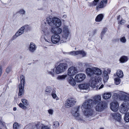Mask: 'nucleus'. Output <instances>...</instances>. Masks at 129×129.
<instances>
[{"instance_id":"nucleus-1","label":"nucleus","mask_w":129,"mask_h":129,"mask_svg":"<svg viewBox=\"0 0 129 129\" xmlns=\"http://www.w3.org/2000/svg\"><path fill=\"white\" fill-rule=\"evenodd\" d=\"M70 32L68 29V27L67 26H64L62 32V37H60V36L57 34H54L52 35L51 37V41L54 44H57L59 42L62 43L66 42L69 40L70 38ZM45 43L48 46L50 45L51 42L50 44H48V43H46L44 41Z\"/></svg>"},{"instance_id":"nucleus-2","label":"nucleus","mask_w":129,"mask_h":129,"mask_svg":"<svg viewBox=\"0 0 129 129\" xmlns=\"http://www.w3.org/2000/svg\"><path fill=\"white\" fill-rule=\"evenodd\" d=\"M119 94L114 93L113 96L114 98L115 103H112L110 104V108L114 112L117 111L118 109L119 105L116 102L118 100H126L129 101V94L123 91H120Z\"/></svg>"},{"instance_id":"nucleus-3","label":"nucleus","mask_w":129,"mask_h":129,"mask_svg":"<svg viewBox=\"0 0 129 129\" xmlns=\"http://www.w3.org/2000/svg\"><path fill=\"white\" fill-rule=\"evenodd\" d=\"M42 31L44 33V34L42 36L41 40L42 42L45 41L48 44H50V32L47 30L48 28V26L46 24L45 22L44 24H43L41 26Z\"/></svg>"},{"instance_id":"nucleus-4","label":"nucleus","mask_w":129,"mask_h":129,"mask_svg":"<svg viewBox=\"0 0 129 129\" xmlns=\"http://www.w3.org/2000/svg\"><path fill=\"white\" fill-rule=\"evenodd\" d=\"M86 72L87 75L90 77H100V76L102 73V70L95 67L87 68L86 70Z\"/></svg>"},{"instance_id":"nucleus-5","label":"nucleus","mask_w":129,"mask_h":129,"mask_svg":"<svg viewBox=\"0 0 129 129\" xmlns=\"http://www.w3.org/2000/svg\"><path fill=\"white\" fill-rule=\"evenodd\" d=\"M46 20L48 24L51 26L59 27L61 25L60 20L56 17L52 18L51 16H49L46 18Z\"/></svg>"},{"instance_id":"nucleus-6","label":"nucleus","mask_w":129,"mask_h":129,"mask_svg":"<svg viewBox=\"0 0 129 129\" xmlns=\"http://www.w3.org/2000/svg\"><path fill=\"white\" fill-rule=\"evenodd\" d=\"M58 65L55 66V72L56 74H59L63 72L67 68V64L65 63H61L58 62Z\"/></svg>"},{"instance_id":"nucleus-7","label":"nucleus","mask_w":129,"mask_h":129,"mask_svg":"<svg viewBox=\"0 0 129 129\" xmlns=\"http://www.w3.org/2000/svg\"><path fill=\"white\" fill-rule=\"evenodd\" d=\"M91 77L90 79L89 84L91 87L94 88L96 84L98 83L101 84L102 79L101 77Z\"/></svg>"},{"instance_id":"nucleus-8","label":"nucleus","mask_w":129,"mask_h":129,"mask_svg":"<svg viewBox=\"0 0 129 129\" xmlns=\"http://www.w3.org/2000/svg\"><path fill=\"white\" fill-rule=\"evenodd\" d=\"M24 82L25 77L24 76L22 75L20 76V83L19 85V96H21L24 94Z\"/></svg>"},{"instance_id":"nucleus-9","label":"nucleus","mask_w":129,"mask_h":129,"mask_svg":"<svg viewBox=\"0 0 129 129\" xmlns=\"http://www.w3.org/2000/svg\"><path fill=\"white\" fill-rule=\"evenodd\" d=\"M77 103L76 99L74 97H70L66 101L65 106L67 108L72 107L75 105Z\"/></svg>"},{"instance_id":"nucleus-10","label":"nucleus","mask_w":129,"mask_h":129,"mask_svg":"<svg viewBox=\"0 0 129 129\" xmlns=\"http://www.w3.org/2000/svg\"><path fill=\"white\" fill-rule=\"evenodd\" d=\"M93 101L92 99H89L85 101L84 102L81 107L82 109L84 108L86 110H89L92 108L93 106L92 104Z\"/></svg>"},{"instance_id":"nucleus-11","label":"nucleus","mask_w":129,"mask_h":129,"mask_svg":"<svg viewBox=\"0 0 129 129\" xmlns=\"http://www.w3.org/2000/svg\"><path fill=\"white\" fill-rule=\"evenodd\" d=\"M107 104L104 101H101L95 107L96 110L98 112H101L107 107Z\"/></svg>"},{"instance_id":"nucleus-12","label":"nucleus","mask_w":129,"mask_h":129,"mask_svg":"<svg viewBox=\"0 0 129 129\" xmlns=\"http://www.w3.org/2000/svg\"><path fill=\"white\" fill-rule=\"evenodd\" d=\"M80 108V107L79 106H78L74 108L72 110V113L74 116L75 117H78V119L80 121H82L83 120V119L84 118H81V116L79 117V111Z\"/></svg>"},{"instance_id":"nucleus-13","label":"nucleus","mask_w":129,"mask_h":129,"mask_svg":"<svg viewBox=\"0 0 129 129\" xmlns=\"http://www.w3.org/2000/svg\"><path fill=\"white\" fill-rule=\"evenodd\" d=\"M129 109V104L126 101H124L120 106V111L122 113H126Z\"/></svg>"},{"instance_id":"nucleus-14","label":"nucleus","mask_w":129,"mask_h":129,"mask_svg":"<svg viewBox=\"0 0 129 129\" xmlns=\"http://www.w3.org/2000/svg\"><path fill=\"white\" fill-rule=\"evenodd\" d=\"M64 53L73 56H75L79 54H80L82 55V57H85L86 55V53L83 50L74 51L68 52H66L65 53Z\"/></svg>"},{"instance_id":"nucleus-15","label":"nucleus","mask_w":129,"mask_h":129,"mask_svg":"<svg viewBox=\"0 0 129 129\" xmlns=\"http://www.w3.org/2000/svg\"><path fill=\"white\" fill-rule=\"evenodd\" d=\"M77 73L78 71L77 68L74 67H71L68 70L67 74L70 76H73Z\"/></svg>"},{"instance_id":"nucleus-16","label":"nucleus","mask_w":129,"mask_h":129,"mask_svg":"<svg viewBox=\"0 0 129 129\" xmlns=\"http://www.w3.org/2000/svg\"><path fill=\"white\" fill-rule=\"evenodd\" d=\"M86 78V75L84 74L80 73L76 75L75 77V80L78 82L83 81Z\"/></svg>"},{"instance_id":"nucleus-17","label":"nucleus","mask_w":129,"mask_h":129,"mask_svg":"<svg viewBox=\"0 0 129 129\" xmlns=\"http://www.w3.org/2000/svg\"><path fill=\"white\" fill-rule=\"evenodd\" d=\"M28 26V25H26L20 28L17 32L13 36V38L14 39H16L17 37L21 35L24 32V30L25 27Z\"/></svg>"},{"instance_id":"nucleus-18","label":"nucleus","mask_w":129,"mask_h":129,"mask_svg":"<svg viewBox=\"0 0 129 129\" xmlns=\"http://www.w3.org/2000/svg\"><path fill=\"white\" fill-rule=\"evenodd\" d=\"M51 31L52 33L55 34H59L61 33L62 30V29L58 27H51Z\"/></svg>"},{"instance_id":"nucleus-19","label":"nucleus","mask_w":129,"mask_h":129,"mask_svg":"<svg viewBox=\"0 0 129 129\" xmlns=\"http://www.w3.org/2000/svg\"><path fill=\"white\" fill-rule=\"evenodd\" d=\"M93 104H96L100 102L101 100V97L100 95H96L93 97Z\"/></svg>"},{"instance_id":"nucleus-20","label":"nucleus","mask_w":129,"mask_h":129,"mask_svg":"<svg viewBox=\"0 0 129 129\" xmlns=\"http://www.w3.org/2000/svg\"><path fill=\"white\" fill-rule=\"evenodd\" d=\"M85 118H88L92 117L93 115V111L92 110H86L84 112Z\"/></svg>"},{"instance_id":"nucleus-21","label":"nucleus","mask_w":129,"mask_h":129,"mask_svg":"<svg viewBox=\"0 0 129 129\" xmlns=\"http://www.w3.org/2000/svg\"><path fill=\"white\" fill-rule=\"evenodd\" d=\"M112 116L114 119L118 121H120L121 119V116L118 113H115L112 114Z\"/></svg>"},{"instance_id":"nucleus-22","label":"nucleus","mask_w":129,"mask_h":129,"mask_svg":"<svg viewBox=\"0 0 129 129\" xmlns=\"http://www.w3.org/2000/svg\"><path fill=\"white\" fill-rule=\"evenodd\" d=\"M37 47L35 44L33 42L30 43L28 48L29 50L31 52H34L36 50Z\"/></svg>"},{"instance_id":"nucleus-23","label":"nucleus","mask_w":129,"mask_h":129,"mask_svg":"<svg viewBox=\"0 0 129 129\" xmlns=\"http://www.w3.org/2000/svg\"><path fill=\"white\" fill-rule=\"evenodd\" d=\"M78 87L80 89L87 90L89 88V85L87 83L81 84L78 85Z\"/></svg>"},{"instance_id":"nucleus-24","label":"nucleus","mask_w":129,"mask_h":129,"mask_svg":"<svg viewBox=\"0 0 129 129\" xmlns=\"http://www.w3.org/2000/svg\"><path fill=\"white\" fill-rule=\"evenodd\" d=\"M111 96V93L106 92L103 94V99L107 100L109 99Z\"/></svg>"},{"instance_id":"nucleus-25","label":"nucleus","mask_w":129,"mask_h":129,"mask_svg":"<svg viewBox=\"0 0 129 129\" xmlns=\"http://www.w3.org/2000/svg\"><path fill=\"white\" fill-rule=\"evenodd\" d=\"M103 17L104 16L103 14H99L96 17L95 19V21L97 22H100L102 20Z\"/></svg>"},{"instance_id":"nucleus-26","label":"nucleus","mask_w":129,"mask_h":129,"mask_svg":"<svg viewBox=\"0 0 129 129\" xmlns=\"http://www.w3.org/2000/svg\"><path fill=\"white\" fill-rule=\"evenodd\" d=\"M55 69L54 68L50 70H48L47 71V73L51 76L52 77H54L55 74Z\"/></svg>"},{"instance_id":"nucleus-27","label":"nucleus","mask_w":129,"mask_h":129,"mask_svg":"<svg viewBox=\"0 0 129 129\" xmlns=\"http://www.w3.org/2000/svg\"><path fill=\"white\" fill-rule=\"evenodd\" d=\"M68 81L69 83L73 86H75L76 84L75 81L72 77H70L68 79Z\"/></svg>"},{"instance_id":"nucleus-28","label":"nucleus","mask_w":129,"mask_h":129,"mask_svg":"<svg viewBox=\"0 0 129 129\" xmlns=\"http://www.w3.org/2000/svg\"><path fill=\"white\" fill-rule=\"evenodd\" d=\"M52 90V88L50 86L47 87L45 88V94L50 95L51 92Z\"/></svg>"},{"instance_id":"nucleus-29","label":"nucleus","mask_w":129,"mask_h":129,"mask_svg":"<svg viewBox=\"0 0 129 129\" xmlns=\"http://www.w3.org/2000/svg\"><path fill=\"white\" fill-rule=\"evenodd\" d=\"M128 59V58L127 56H123L120 58L119 61L121 63H124L126 62Z\"/></svg>"},{"instance_id":"nucleus-30","label":"nucleus","mask_w":129,"mask_h":129,"mask_svg":"<svg viewBox=\"0 0 129 129\" xmlns=\"http://www.w3.org/2000/svg\"><path fill=\"white\" fill-rule=\"evenodd\" d=\"M67 77V75H59L56 78V79L59 80H64Z\"/></svg>"},{"instance_id":"nucleus-31","label":"nucleus","mask_w":129,"mask_h":129,"mask_svg":"<svg viewBox=\"0 0 129 129\" xmlns=\"http://www.w3.org/2000/svg\"><path fill=\"white\" fill-rule=\"evenodd\" d=\"M103 73V81L104 82H106L108 79V76L107 74V72L106 71H104Z\"/></svg>"},{"instance_id":"nucleus-32","label":"nucleus","mask_w":129,"mask_h":129,"mask_svg":"<svg viewBox=\"0 0 129 129\" xmlns=\"http://www.w3.org/2000/svg\"><path fill=\"white\" fill-rule=\"evenodd\" d=\"M51 95L54 99H55L56 100H59L58 97L57 96L56 93V91L55 90H53L51 93Z\"/></svg>"},{"instance_id":"nucleus-33","label":"nucleus","mask_w":129,"mask_h":129,"mask_svg":"<svg viewBox=\"0 0 129 129\" xmlns=\"http://www.w3.org/2000/svg\"><path fill=\"white\" fill-rule=\"evenodd\" d=\"M117 76L120 78H121L123 77V74L122 71L119 70H117L116 72Z\"/></svg>"},{"instance_id":"nucleus-34","label":"nucleus","mask_w":129,"mask_h":129,"mask_svg":"<svg viewBox=\"0 0 129 129\" xmlns=\"http://www.w3.org/2000/svg\"><path fill=\"white\" fill-rule=\"evenodd\" d=\"M35 125L36 127L39 129H40V128L42 129V126L44 125L43 124L39 122H37L35 124Z\"/></svg>"},{"instance_id":"nucleus-35","label":"nucleus","mask_w":129,"mask_h":129,"mask_svg":"<svg viewBox=\"0 0 129 129\" xmlns=\"http://www.w3.org/2000/svg\"><path fill=\"white\" fill-rule=\"evenodd\" d=\"M115 83L116 85L119 84L121 82L120 79L119 78L117 77L114 79Z\"/></svg>"},{"instance_id":"nucleus-36","label":"nucleus","mask_w":129,"mask_h":129,"mask_svg":"<svg viewBox=\"0 0 129 129\" xmlns=\"http://www.w3.org/2000/svg\"><path fill=\"white\" fill-rule=\"evenodd\" d=\"M124 120L126 122H129V113H127L125 114Z\"/></svg>"},{"instance_id":"nucleus-37","label":"nucleus","mask_w":129,"mask_h":129,"mask_svg":"<svg viewBox=\"0 0 129 129\" xmlns=\"http://www.w3.org/2000/svg\"><path fill=\"white\" fill-rule=\"evenodd\" d=\"M21 102L23 104L27 106L28 105V100L25 99H22L21 100Z\"/></svg>"},{"instance_id":"nucleus-38","label":"nucleus","mask_w":129,"mask_h":129,"mask_svg":"<svg viewBox=\"0 0 129 129\" xmlns=\"http://www.w3.org/2000/svg\"><path fill=\"white\" fill-rule=\"evenodd\" d=\"M99 0H94L93 1L90 3V6H95L96 5Z\"/></svg>"},{"instance_id":"nucleus-39","label":"nucleus","mask_w":129,"mask_h":129,"mask_svg":"<svg viewBox=\"0 0 129 129\" xmlns=\"http://www.w3.org/2000/svg\"><path fill=\"white\" fill-rule=\"evenodd\" d=\"M104 5L103 1H101L98 4V6H96V8H102L104 7Z\"/></svg>"},{"instance_id":"nucleus-40","label":"nucleus","mask_w":129,"mask_h":129,"mask_svg":"<svg viewBox=\"0 0 129 129\" xmlns=\"http://www.w3.org/2000/svg\"><path fill=\"white\" fill-rule=\"evenodd\" d=\"M59 126V123L57 121L54 122L53 124V127L54 128H56L58 127Z\"/></svg>"},{"instance_id":"nucleus-41","label":"nucleus","mask_w":129,"mask_h":129,"mask_svg":"<svg viewBox=\"0 0 129 129\" xmlns=\"http://www.w3.org/2000/svg\"><path fill=\"white\" fill-rule=\"evenodd\" d=\"M25 105L22 103H20L19 105V107L24 109H25L27 108L26 107Z\"/></svg>"},{"instance_id":"nucleus-42","label":"nucleus","mask_w":129,"mask_h":129,"mask_svg":"<svg viewBox=\"0 0 129 129\" xmlns=\"http://www.w3.org/2000/svg\"><path fill=\"white\" fill-rule=\"evenodd\" d=\"M19 125V124L17 122L14 123L13 124V128L14 129H18Z\"/></svg>"},{"instance_id":"nucleus-43","label":"nucleus","mask_w":129,"mask_h":129,"mask_svg":"<svg viewBox=\"0 0 129 129\" xmlns=\"http://www.w3.org/2000/svg\"><path fill=\"white\" fill-rule=\"evenodd\" d=\"M120 41L122 43H125L126 41V39L124 37H123L120 39Z\"/></svg>"},{"instance_id":"nucleus-44","label":"nucleus","mask_w":129,"mask_h":129,"mask_svg":"<svg viewBox=\"0 0 129 129\" xmlns=\"http://www.w3.org/2000/svg\"><path fill=\"white\" fill-rule=\"evenodd\" d=\"M106 29H104L102 31V33H101V39H102V38L103 37V35L106 32Z\"/></svg>"},{"instance_id":"nucleus-45","label":"nucleus","mask_w":129,"mask_h":129,"mask_svg":"<svg viewBox=\"0 0 129 129\" xmlns=\"http://www.w3.org/2000/svg\"><path fill=\"white\" fill-rule=\"evenodd\" d=\"M20 13L22 14H24L25 13V11L23 9H22L20 10L19 11Z\"/></svg>"},{"instance_id":"nucleus-46","label":"nucleus","mask_w":129,"mask_h":129,"mask_svg":"<svg viewBox=\"0 0 129 129\" xmlns=\"http://www.w3.org/2000/svg\"><path fill=\"white\" fill-rule=\"evenodd\" d=\"M42 129H50V128L48 127L47 126L45 125L42 126Z\"/></svg>"},{"instance_id":"nucleus-47","label":"nucleus","mask_w":129,"mask_h":129,"mask_svg":"<svg viewBox=\"0 0 129 129\" xmlns=\"http://www.w3.org/2000/svg\"><path fill=\"white\" fill-rule=\"evenodd\" d=\"M11 71V68L8 67L6 69V72L7 73H9Z\"/></svg>"},{"instance_id":"nucleus-48","label":"nucleus","mask_w":129,"mask_h":129,"mask_svg":"<svg viewBox=\"0 0 129 129\" xmlns=\"http://www.w3.org/2000/svg\"><path fill=\"white\" fill-rule=\"evenodd\" d=\"M53 110L52 109H50L48 110L49 113L51 115H52L53 113Z\"/></svg>"},{"instance_id":"nucleus-49","label":"nucleus","mask_w":129,"mask_h":129,"mask_svg":"<svg viewBox=\"0 0 129 129\" xmlns=\"http://www.w3.org/2000/svg\"><path fill=\"white\" fill-rule=\"evenodd\" d=\"M125 22V21L123 20H121L120 22V24H121L123 25Z\"/></svg>"},{"instance_id":"nucleus-50","label":"nucleus","mask_w":129,"mask_h":129,"mask_svg":"<svg viewBox=\"0 0 129 129\" xmlns=\"http://www.w3.org/2000/svg\"><path fill=\"white\" fill-rule=\"evenodd\" d=\"M104 85L103 84H102L100 87L99 88V89H100L103 87Z\"/></svg>"},{"instance_id":"nucleus-51","label":"nucleus","mask_w":129,"mask_h":129,"mask_svg":"<svg viewBox=\"0 0 129 129\" xmlns=\"http://www.w3.org/2000/svg\"><path fill=\"white\" fill-rule=\"evenodd\" d=\"M120 18V15H118L117 16V20H119Z\"/></svg>"},{"instance_id":"nucleus-52","label":"nucleus","mask_w":129,"mask_h":129,"mask_svg":"<svg viewBox=\"0 0 129 129\" xmlns=\"http://www.w3.org/2000/svg\"><path fill=\"white\" fill-rule=\"evenodd\" d=\"M107 71L108 73H110L111 72V70L109 69H107Z\"/></svg>"},{"instance_id":"nucleus-53","label":"nucleus","mask_w":129,"mask_h":129,"mask_svg":"<svg viewBox=\"0 0 129 129\" xmlns=\"http://www.w3.org/2000/svg\"><path fill=\"white\" fill-rule=\"evenodd\" d=\"M96 29H95L93 31V33L94 34H95V33H96Z\"/></svg>"},{"instance_id":"nucleus-54","label":"nucleus","mask_w":129,"mask_h":129,"mask_svg":"<svg viewBox=\"0 0 129 129\" xmlns=\"http://www.w3.org/2000/svg\"><path fill=\"white\" fill-rule=\"evenodd\" d=\"M67 17V15H63L62 17L63 18H65Z\"/></svg>"},{"instance_id":"nucleus-55","label":"nucleus","mask_w":129,"mask_h":129,"mask_svg":"<svg viewBox=\"0 0 129 129\" xmlns=\"http://www.w3.org/2000/svg\"><path fill=\"white\" fill-rule=\"evenodd\" d=\"M103 1L105 3H106L107 2V0H103Z\"/></svg>"},{"instance_id":"nucleus-56","label":"nucleus","mask_w":129,"mask_h":129,"mask_svg":"<svg viewBox=\"0 0 129 129\" xmlns=\"http://www.w3.org/2000/svg\"><path fill=\"white\" fill-rule=\"evenodd\" d=\"M16 109H17V108L16 107H14L13 108V110L14 111H16Z\"/></svg>"},{"instance_id":"nucleus-57","label":"nucleus","mask_w":129,"mask_h":129,"mask_svg":"<svg viewBox=\"0 0 129 129\" xmlns=\"http://www.w3.org/2000/svg\"><path fill=\"white\" fill-rule=\"evenodd\" d=\"M0 124L2 125L3 124V123L1 120H0Z\"/></svg>"},{"instance_id":"nucleus-58","label":"nucleus","mask_w":129,"mask_h":129,"mask_svg":"<svg viewBox=\"0 0 129 129\" xmlns=\"http://www.w3.org/2000/svg\"><path fill=\"white\" fill-rule=\"evenodd\" d=\"M1 3H2V4H6V3H3V2H1Z\"/></svg>"},{"instance_id":"nucleus-59","label":"nucleus","mask_w":129,"mask_h":129,"mask_svg":"<svg viewBox=\"0 0 129 129\" xmlns=\"http://www.w3.org/2000/svg\"><path fill=\"white\" fill-rule=\"evenodd\" d=\"M127 27L128 28H129V25H127Z\"/></svg>"},{"instance_id":"nucleus-60","label":"nucleus","mask_w":129,"mask_h":129,"mask_svg":"<svg viewBox=\"0 0 129 129\" xmlns=\"http://www.w3.org/2000/svg\"><path fill=\"white\" fill-rule=\"evenodd\" d=\"M88 64L87 63H86L85 64V66H86V67L87 66V64Z\"/></svg>"},{"instance_id":"nucleus-61","label":"nucleus","mask_w":129,"mask_h":129,"mask_svg":"<svg viewBox=\"0 0 129 129\" xmlns=\"http://www.w3.org/2000/svg\"><path fill=\"white\" fill-rule=\"evenodd\" d=\"M100 129H104L103 128H100Z\"/></svg>"},{"instance_id":"nucleus-62","label":"nucleus","mask_w":129,"mask_h":129,"mask_svg":"<svg viewBox=\"0 0 129 129\" xmlns=\"http://www.w3.org/2000/svg\"><path fill=\"white\" fill-rule=\"evenodd\" d=\"M0 129H2L1 128H0Z\"/></svg>"}]
</instances>
